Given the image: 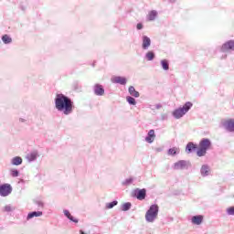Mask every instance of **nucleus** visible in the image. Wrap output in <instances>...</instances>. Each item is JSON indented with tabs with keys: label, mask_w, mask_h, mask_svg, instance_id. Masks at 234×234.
<instances>
[{
	"label": "nucleus",
	"mask_w": 234,
	"mask_h": 234,
	"mask_svg": "<svg viewBox=\"0 0 234 234\" xmlns=\"http://www.w3.org/2000/svg\"><path fill=\"white\" fill-rule=\"evenodd\" d=\"M55 107L58 111L62 112L63 114L68 116V114L72 113V109H74V104L69 97L63 94H58L55 99Z\"/></svg>",
	"instance_id": "obj_1"
},
{
	"label": "nucleus",
	"mask_w": 234,
	"mask_h": 234,
	"mask_svg": "<svg viewBox=\"0 0 234 234\" xmlns=\"http://www.w3.org/2000/svg\"><path fill=\"white\" fill-rule=\"evenodd\" d=\"M211 148V141L209 139H203L199 143V149L197 152V156H206L207 149Z\"/></svg>",
	"instance_id": "obj_2"
},
{
	"label": "nucleus",
	"mask_w": 234,
	"mask_h": 234,
	"mask_svg": "<svg viewBox=\"0 0 234 234\" xmlns=\"http://www.w3.org/2000/svg\"><path fill=\"white\" fill-rule=\"evenodd\" d=\"M193 107V103L191 101L186 102V104L179 109H176L173 112V116H175L177 120L182 118L186 112L189 111Z\"/></svg>",
	"instance_id": "obj_3"
},
{
	"label": "nucleus",
	"mask_w": 234,
	"mask_h": 234,
	"mask_svg": "<svg viewBox=\"0 0 234 234\" xmlns=\"http://www.w3.org/2000/svg\"><path fill=\"white\" fill-rule=\"evenodd\" d=\"M158 205H152L145 214L147 222H154L156 217H158Z\"/></svg>",
	"instance_id": "obj_4"
},
{
	"label": "nucleus",
	"mask_w": 234,
	"mask_h": 234,
	"mask_svg": "<svg viewBox=\"0 0 234 234\" xmlns=\"http://www.w3.org/2000/svg\"><path fill=\"white\" fill-rule=\"evenodd\" d=\"M12 193V186L8 184L0 186V195L1 197H8Z\"/></svg>",
	"instance_id": "obj_5"
},
{
	"label": "nucleus",
	"mask_w": 234,
	"mask_h": 234,
	"mask_svg": "<svg viewBox=\"0 0 234 234\" xmlns=\"http://www.w3.org/2000/svg\"><path fill=\"white\" fill-rule=\"evenodd\" d=\"M174 169L179 171L182 169H187V162L184 160L177 161L174 164Z\"/></svg>",
	"instance_id": "obj_6"
},
{
	"label": "nucleus",
	"mask_w": 234,
	"mask_h": 234,
	"mask_svg": "<svg viewBox=\"0 0 234 234\" xmlns=\"http://www.w3.org/2000/svg\"><path fill=\"white\" fill-rule=\"evenodd\" d=\"M223 126L227 131L234 133V119H229L223 122Z\"/></svg>",
	"instance_id": "obj_7"
},
{
	"label": "nucleus",
	"mask_w": 234,
	"mask_h": 234,
	"mask_svg": "<svg viewBox=\"0 0 234 234\" xmlns=\"http://www.w3.org/2000/svg\"><path fill=\"white\" fill-rule=\"evenodd\" d=\"M228 50H234V41L229 40L222 45L221 52H228Z\"/></svg>",
	"instance_id": "obj_8"
},
{
	"label": "nucleus",
	"mask_w": 234,
	"mask_h": 234,
	"mask_svg": "<svg viewBox=\"0 0 234 234\" xmlns=\"http://www.w3.org/2000/svg\"><path fill=\"white\" fill-rule=\"evenodd\" d=\"M135 195L138 200H145V197H147V190H145V188L138 189Z\"/></svg>",
	"instance_id": "obj_9"
},
{
	"label": "nucleus",
	"mask_w": 234,
	"mask_h": 234,
	"mask_svg": "<svg viewBox=\"0 0 234 234\" xmlns=\"http://www.w3.org/2000/svg\"><path fill=\"white\" fill-rule=\"evenodd\" d=\"M94 93L96 94V96H103V94H105V90L103 89V86L100 84H95Z\"/></svg>",
	"instance_id": "obj_10"
},
{
	"label": "nucleus",
	"mask_w": 234,
	"mask_h": 234,
	"mask_svg": "<svg viewBox=\"0 0 234 234\" xmlns=\"http://www.w3.org/2000/svg\"><path fill=\"white\" fill-rule=\"evenodd\" d=\"M154 138H156V134H154V130H150L148 132V136L145 137V142H147V144H153V142H154Z\"/></svg>",
	"instance_id": "obj_11"
},
{
	"label": "nucleus",
	"mask_w": 234,
	"mask_h": 234,
	"mask_svg": "<svg viewBox=\"0 0 234 234\" xmlns=\"http://www.w3.org/2000/svg\"><path fill=\"white\" fill-rule=\"evenodd\" d=\"M204 221V216L198 215V216H194L192 218V223L196 224V226H200L202 222Z\"/></svg>",
	"instance_id": "obj_12"
},
{
	"label": "nucleus",
	"mask_w": 234,
	"mask_h": 234,
	"mask_svg": "<svg viewBox=\"0 0 234 234\" xmlns=\"http://www.w3.org/2000/svg\"><path fill=\"white\" fill-rule=\"evenodd\" d=\"M112 83H119L120 85H125L127 83V79L124 77H114L112 79Z\"/></svg>",
	"instance_id": "obj_13"
},
{
	"label": "nucleus",
	"mask_w": 234,
	"mask_h": 234,
	"mask_svg": "<svg viewBox=\"0 0 234 234\" xmlns=\"http://www.w3.org/2000/svg\"><path fill=\"white\" fill-rule=\"evenodd\" d=\"M151 47V38L147 36L143 37V48L146 50V48H149Z\"/></svg>",
	"instance_id": "obj_14"
},
{
	"label": "nucleus",
	"mask_w": 234,
	"mask_h": 234,
	"mask_svg": "<svg viewBox=\"0 0 234 234\" xmlns=\"http://www.w3.org/2000/svg\"><path fill=\"white\" fill-rule=\"evenodd\" d=\"M129 93L131 94V96H133V98H140V92H138L134 87L130 86L129 87Z\"/></svg>",
	"instance_id": "obj_15"
},
{
	"label": "nucleus",
	"mask_w": 234,
	"mask_h": 234,
	"mask_svg": "<svg viewBox=\"0 0 234 234\" xmlns=\"http://www.w3.org/2000/svg\"><path fill=\"white\" fill-rule=\"evenodd\" d=\"M64 215L67 217V218H69V220H71V222H75V224H78V218H74V217H72L69 210H64Z\"/></svg>",
	"instance_id": "obj_16"
},
{
	"label": "nucleus",
	"mask_w": 234,
	"mask_h": 234,
	"mask_svg": "<svg viewBox=\"0 0 234 234\" xmlns=\"http://www.w3.org/2000/svg\"><path fill=\"white\" fill-rule=\"evenodd\" d=\"M41 216H43V212L42 211L30 212L27 215V220H30V218H34V217H41Z\"/></svg>",
	"instance_id": "obj_17"
},
{
	"label": "nucleus",
	"mask_w": 234,
	"mask_h": 234,
	"mask_svg": "<svg viewBox=\"0 0 234 234\" xmlns=\"http://www.w3.org/2000/svg\"><path fill=\"white\" fill-rule=\"evenodd\" d=\"M195 149H197V144L193 143H188L186 144V153H192L193 151H195Z\"/></svg>",
	"instance_id": "obj_18"
},
{
	"label": "nucleus",
	"mask_w": 234,
	"mask_h": 234,
	"mask_svg": "<svg viewBox=\"0 0 234 234\" xmlns=\"http://www.w3.org/2000/svg\"><path fill=\"white\" fill-rule=\"evenodd\" d=\"M180 153V148L173 147L168 150V154L170 156H175V154H178Z\"/></svg>",
	"instance_id": "obj_19"
},
{
	"label": "nucleus",
	"mask_w": 234,
	"mask_h": 234,
	"mask_svg": "<svg viewBox=\"0 0 234 234\" xmlns=\"http://www.w3.org/2000/svg\"><path fill=\"white\" fill-rule=\"evenodd\" d=\"M12 164L13 165H21V164H23V159L19 156L14 157Z\"/></svg>",
	"instance_id": "obj_20"
},
{
	"label": "nucleus",
	"mask_w": 234,
	"mask_h": 234,
	"mask_svg": "<svg viewBox=\"0 0 234 234\" xmlns=\"http://www.w3.org/2000/svg\"><path fill=\"white\" fill-rule=\"evenodd\" d=\"M201 175L203 176H207L209 175V166L208 165H203L201 167Z\"/></svg>",
	"instance_id": "obj_21"
},
{
	"label": "nucleus",
	"mask_w": 234,
	"mask_h": 234,
	"mask_svg": "<svg viewBox=\"0 0 234 234\" xmlns=\"http://www.w3.org/2000/svg\"><path fill=\"white\" fill-rule=\"evenodd\" d=\"M156 16H158V13L156 11H151L148 14V21H154V19H156Z\"/></svg>",
	"instance_id": "obj_22"
},
{
	"label": "nucleus",
	"mask_w": 234,
	"mask_h": 234,
	"mask_svg": "<svg viewBox=\"0 0 234 234\" xmlns=\"http://www.w3.org/2000/svg\"><path fill=\"white\" fill-rule=\"evenodd\" d=\"M2 41L5 44L8 45V43H10L12 41V37H10V36L8 35H4L2 37Z\"/></svg>",
	"instance_id": "obj_23"
},
{
	"label": "nucleus",
	"mask_w": 234,
	"mask_h": 234,
	"mask_svg": "<svg viewBox=\"0 0 234 234\" xmlns=\"http://www.w3.org/2000/svg\"><path fill=\"white\" fill-rule=\"evenodd\" d=\"M27 160H29V162H33V160H36L37 158V153H31L27 155Z\"/></svg>",
	"instance_id": "obj_24"
},
{
	"label": "nucleus",
	"mask_w": 234,
	"mask_h": 234,
	"mask_svg": "<svg viewBox=\"0 0 234 234\" xmlns=\"http://www.w3.org/2000/svg\"><path fill=\"white\" fill-rule=\"evenodd\" d=\"M161 65L164 70H167L169 69V62L167 61V59L161 60Z\"/></svg>",
	"instance_id": "obj_25"
},
{
	"label": "nucleus",
	"mask_w": 234,
	"mask_h": 234,
	"mask_svg": "<svg viewBox=\"0 0 234 234\" xmlns=\"http://www.w3.org/2000/svg\"><path fill=\"white\" fill-rule=\"evenodd\" d=\"M146 58L148 61H153L154 59V53L153 51L147 52Z\"/></svg>",
	"instance_id": "obj_26"
},
{
	"label": "nucleus",
	"mask_w": 234,
	"mask_h": 234,
	"mask_svg": "<svg viewBox=\"0 0 234 234\" xmlns=\"http://www.w3.org/2000/svg\"><path fill=\"white\" fill-rule=\"evenodd\" d=\"M131 203H124L122 206V211H129L131 209Z\"/></svg>",
	"instance_id": "obj_27"
},
{
	"label": "nucleus",
	"mask_w": 234,
	"mask_h": 234,
	"mask_svg": "<svg viewBox=\"0 0 234 234\" xmlns=\"http://www.w3.org/2000/svg\"><path fill=\"white\" fill-rule=\"evenodd\" d=\"M114 206H118V201H112L111 203H108L106 205L107 209H112V207H114Z\"/></svg>",
	"instance_id": "obj_28"
},
{
	"label": "nucleus",
	"mask_w": 234,
	"mask_h": 234,
	"mask_svg": "<svg viewBox=\"0 0 234 234\" xmlns=\"http://www.w3.org/2000/svg\"><path fill=\"white\" fill-rule=\"evenodd\" d=\"M126 100H127L128 103H130V105H136V100H134V98L127 97Z\"/></svg>",
	"instance_id": "obj_29"
},
{
	"label": "nucleus",
	"mask_w": 234,
	"mask_h": 234,
	"mask_svg": "<svg viewBox=\"0 0 234 234\" xmlns=\"http://www.w3.org/2000/svg\"><path fill=\"white\" fill-rule=\"evenodd\" d=\"M227 213L228 215L234 216V207H229V208H227Z\"/></svg>",
	"instance_id": "obj_30"
},
{
	"label": "nucleus",
	"mask_w": 234,
	"mask_h": 234,
	"mask_svg": "<svg viewBox=\"0 0 234 234\" xmlns=\"http://www.w3.org/2000/svg\"><path fill=\"white\" fill-rule=\"evenodd\" d=\"M11 175H12V176H14V177L19 176V171H17V170H12V171H11Z\"/></svg>",
	"instance_id": "obj_31"
},
{
	"label": "nucleus",
	"mask_w": 234,
	"mask_h": 234,
	"mask_svg": "<svg viewBox=\"0 0 234 234\" xmlns=\"http://www.w3.org/2000/svg\"><path fill=\"white\" fill-rule=\"evenodd\" d=\"M4 211H7V212L12 211V207H10V206H5V207H4Z\"/></svg>",
	"instance_id": "obj_32"
},
{
	"label": "nucleus",
	"mask_w": 234,
	"mask_h": 234,
	"mask_svg": "<svg viewBox=\"0 0 234 234\" xmlns=\"http://www.w3.org/2000/svg\"><path fill=\"white\" fill-rule=\"evenodd\" d=\"M144 28V25L142 23L137 24V30H142Z\"/></svg>",
	"instance_id": "obj_33"
}]
</instances>
